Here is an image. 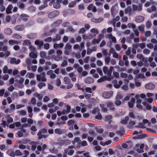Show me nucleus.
Returning a JSON list of instances; mask_svg holds the SVG:
<instances>
[{"label": "nucleus", "mask_w": 157, "mask_h": 157, "mask_svg": "<svg viewBox=\"0 0 157 157\" xmlns=\"http://www.w3.org/2000/svg\"><path fill=\"white\" fill-rule=\"evenodd\" d=\"M52 39L51 37H47L44 39V41L45 42H50L52 40Z\"/></svg>", "instance_id": "obj_58"}, {"label": "nucleus", "mask_w": 157, "mask_h": 157, "mask_svg": "<svg viewBox=\"0 0 157 157\" xmlns=\"http://www.w3.org/2000/svg\"><path fill=\"white\" fill-rule=\"evenodd\" d=\"M40 56L41 58H44L46 57V55L45 52L43 51L40 52Z\"/></svg>", "instance_id": "obj_40"}, {"label": "nucleus", "mask_w": 157, "mask_h": 157, "mask_svg": "<svg viewBox=\"0 0 157 157\" xmlns=\"http://www.w3.org/2000/svg\"><path fill=\"white\" fill-rule=\"evenodd\" d=\"M127 27L129 28H133V30L136 28V25L133 24L131 23H129L128 24Z\"/></svg>", "instance_id": "obj_35"}, {"label": "nucleus", "mask_w": 157, "mask_h": 157, "mask_svg": "<svg viewBox=\"0 0 157 157\" xmlns=\"http://www.w3.org/2000/svg\"><path fill=\"white\" fill-rule=\"evenodd\" d=\"M129 117L128 116L125 117V118L121 121V123L123 124H126L127 121L129 120Z\"/></svg>", "instance_id": "obj_30"}, {"label": "nucleus", "mask_w": 157, "mask_h": 157, "mask_svg": "<svg viewBox=\"0 0 157 157\" xmlns=\"http://www.w3.org/2000/svg\"><path fill=\"white\" fill-rule=\"evenodd\" d=\"M74 147L73 146H70L67 148H66L64 150L65 153H67L69 155H72L74 152V151L73 149Z\"/></svg>", "instance_id": "obj_5"}, {"label": "nucleus", "mask_w": 157, "mask_h": 157, "mask_svg": "<svg viewBox=\"0 0 157 157\" xmlns=\"http://www.w3.org/2000/svg\"><path fill=\"white\" fill-rule=\"evenodd\" d=\"M99 37L97 39H94L92 41V43L93 44H95L96 43L98 44L99 43L100 41L101 40V37H102L103 36L102 34H100L99 35Z\"/></svg>", "instance_id": "obj_17"}, {"label": "nucleus", "mask_w": 157, "mask_h": 157, "mask_svg": "<svg viewBox=\"0 0 157 157\" xmlns=\"http://www.w3.org/2000/svg\"><path fill=\"white\" fill-rule=\"evenodd\" d=\"M32 61H31L30 58H27L26 59V61H25V63H26L27 65H30L31 64Z\"/></svg>", "instance_id": "obj_53"}, {"label": "nucleus", "mask_w": 157, "mask_h": 157, "mask_svg": "<svg viewBox=\"0 0 157 157\" xmlns=\"http://www.w3.org/2000/svg\"><path fill=\"white\" fill-rule=\"evenodd\" d=\"M24 25H20L16 26L15 27L16 30L18 31H22L24 29Z\"/></svg>", "instance_id": "obj_27"}, {"label": "nucleus", "mask_w": 157, "mask_h": 157, "mask_svg": "<svg viewBox=\"0 0 157 157\" xmlns=\"http://www.w3.org/2000/svg\"><path fill=\"white\" fill-rule=\"evenodd\" d=\"M28 17L26 14H21V15L20 17L17 20L18 22L20 20H22L24 21H26L28 20Z\"/></svg>", "instance_id": "obj_12"}, {"label": "nucleus", "mask_w": 157, "mask_h": 157, "mask_svg": "<svg viewBox=\"0 0 157 157\" xmlns=\"http://www.w3.org/2000/svg\"><path fill=\"white\" fill-rule=\"evenodd\" d=\"M53 6L54 8H56V9H58L60 7V5L59 3L56 2L54 3L53 4Z\"/></svg>", "instance_id": "obj_37"}, {"label": "nucleus", "mask_w": 157, "mask_h": 157, "mask_svg": "<svg viewBox=\"0 0 157 157\" xmlns=\"http://www.w3.org/2000/svg\"><path fill=\"white\" fill-rule=\"evenodd\" d=\"M66 106L67 107L66 109V110L64 109L62 111L63 114H65L67 113H68L70 111V106L68 105H66Z\"/></svg>", "instance_id": "obj_20"}, {"label": "nucleus", "mask_w": 157, "mask_h": 157, "mask_svg": "<svg viewBox=\"0 0 157 157\" xmlns=\"http://www.w3.org/2000/svg\"><path fill=\"white\" fill-rule=\"evenodd\" d=\"M114 103L117 106H120L121 104V102L119 100L116 99L114 101Z\"/></svg>", "instance_id": "obj_41"}, {"label": "nucleus", "mask_w": 157, "mask_h": 157, "mask_svg": "<svg viewBox=\"0 0 157 157\" xmlns=\"http://www.w3.org/2000/svg\"><path fill=\"white\" fill-rule=\"evenodd\" d=\"M113 118L112 116L111 115H109L106 116L105 117V121L109 124H110L111 121V119Z\"/></svg>", "instance_id": "obj_24"}, {"label": "nucleus", "mask_w": 157, "mask_h": 157, "mask_svg": "<svg viewBox=\"0 0 157 157\" xmlns=\"http://www.w3.org/2000/svg\"><path fill=\"white\" fill-rule=\"evenodd\" d=\"M103 71L105 74L107 75L108 76H105L104 78H101L98 80V82H102L104 81V79L109 81L112 78V77L110 76L112 72V69H103Z\"/></svg>", "instance_id": "obj_1"}, {"label": "nucleus", "mask_w": 157, "mask_h": 157, "mask_svg": "<svg viewBox=\"0 0 157 157\" xmlns=\"http://www.w3.org/2000/svg\"><path fill=\"white\" fill-rule=\"evenodd\" d=\"M29 78H33L35 76V74L33 73H28L26 75Z\"/></svg>", "instance_id": "obj_52"}, {"label": "nucleus", "mask_w": 157, "mask_h": 157, "mask_svg": "<svg viewBox=\"0 0 157 157\" xmlns=\"http://www.w3.org/2000/svg\"><path fill=\"white\" fill-rule=\"evenodd\" d=\"M57 55L56 56L53 55L52 56V58L54 59L56 61H58L62 59V54L63 52L60 50H57L56 51Z\"/></svg>", "instance_id": "obj_2"}, {"label": "nucleus", "mask_w": 157, "mask_h": 157, "mask_svg": "<svg viewBox=\"0 0 157 157\" xmlns=\"http://www.w3.org/2000/svg\"><path fill=\"white\" fill-rule=\"evenodd\" d=\"M45 73L44 72H43L41 74L42 75V77L41 78V80L43 82H46L47 81L46 78L44 76V75H45Z\"/></svg>", "instance_id": "obj_44"}, {"label": "nucleus", "mask_w": 157, "mask_h": 157, "mask_svg": "<svg viewBox=\"0 0 157 157\" xmlns=\"http://www.w3.org/2000/svg\"><path fill=\"white\" fill-rule=\"evenodd\" d=\"M84 6L82 4H81L78 6V9L80 10H84Z\"/></svg>", "instance_id": "obj_55"}, {"label": "nucleus", "mask_w": 157, "mask_h": 157, "mask_svg": "<svg viewBox=\"0 0 157 157\" xmlns=\"http://www.w3.org/2000/svg\"><path fill=\"white\" fill-rule=\"evenodd\" d=\"M96 119L101 120L102 118V116L100 113H98V114L95 117Z\"/></svg>", "instance_id": "obj_62"}, {"label": "nucleus", "mask_w": 157, "mask_h": 157, "mask_svg": "<svg viewBox=\"0 0 157 157\" xmlns=\"http://www.w3.org/2000/svg\"><path fill=\"white\" fill-rule=\"evenodd\" d=\"M23 132H25V130L23 129L22 131H19L18 132V135L19 136L22 137L23 136Z\"/></svg>", "instance_id": "obj_54"}, {"label": "nucleus", "mask_w": 157, "mask_h": 157, "mask_svg": "<svg viewBox=\"0 0 157 157\" xmlns=\"http://www.w3.org/2000/svg\"><path fill=\"white\" fill-rule=\"evenodd\" d=\"M103 19V17H99L98 19L95 18H92L90 20L92 22H94L95 23H99L101 22Z\"/></svg>", "instance_id": "obj_13"}, {"label": "nucleus", "mask_w": 157, "mask_h": 157, "mask_svg": "<svg viewBox=\"0 0 157 157\" xmlns=\"http://www.w3.org/2000/svg\"><path fill=\"white\" fill-rule=\"evenodd\" d=\"M144 100L147 101L149 103H151L153 101V99L152 98H146Z\"/></svg>", "instance_id": "obj_59"}, {"label": "nucleus", "mask_w": 157, "mask_h": 157, "mask_svg": "<svg viewBox=\"0 0 157 157\" xmlns=\"http://www.w3.org/2000/svg\"><path fill=\"white\" fill-rule=\"evenodd\" d=\"M67 29L68 31H69L72 33H74L75 31V30L73 29L71 26H68Z\"/></svg>", "instance_id": "obj_51"}, {"label": "nucleus", "mask_w": 157, "mask_h": 157, "mask_svg": "<svg viewBox=\"0 0 157 157\" xmlns=\"http://www.w3.org/2000/svg\"><path fill=\"white\" fill-rule=\"evenodd\" d=\"M62 22V20L61 19H59L54 21L52 24V27L57 26L59 25Z\"/></svg>", "instance_id": "obj_16"}, {"label": "nucleus", "mask_w": 157, "mask_h": 157, "mask_svg": "<svg viewBox=\"0 0 157 157\" xmlns=\"http://www.w3.org/2000/svg\"><path fill=\"white\" fill-rule=\"evenodd\" d=\"M123 97L120 92H118L116 97V99H120L122 98Z\"/></svg>", "instance_id": "obj_47"}, {"label": "nucleus", "mask_w": 157, "mask_h": 157, "mask_svg": "<svg viewBox=\"0 0 157 157\" xmlns=\"http://www.w3.org/2000/svg\"><path fill=\"white\" fill-rule=\"evenodd\" d=\"M57 31V29L56 28H53L50 30L47 33L48 36H49L52 35L53 33H56Z\"/></svg>", "instance_id": "obj_19"}, {"label": "nucleus", "mask_w": 157, "mask_h": 157, "mask_svg": "<svg viewBox=\"0 0 157 157\" xmlns=\"http://www.w3.org/2000/svg\"><path fill=\"white\" fill-rule=\"evenodd\" d=\"M17 5L21 9H23L25 7V5L24 3L21 2H17Z\"/></svg>", "instance_id": "obj_36"}, {"label": "nucleus", "mask_w": 157, "mask_h": 157, "mask_svg": "<svg viewBox=\"0 0 157 157\" xmlns=\"http://www.w3.org/2000/svg\"><path fill=\"white\" fill-rule=\"evenodd\" d=\"M31 103L33 105H35L36 103V99L35 98L33 97L31 100Z\"/></svg>", "instance_id": "obj_57"}, {"label": "nucleus", "mask_w": 157, "mask_h": 157, "mask_svg": "<svg viewBox=\"0 0 157 157\" xmlns=\"http://www.w3.org/2000/svg\"><path fill=\"white\" fill-rule=\"evenodd\" d=\"M107 107L109 109L112 111L115 110V108L113 103L109 102L107 103Z\"/></svg>", "instance_id": "obj_14"}, {"label": "nucleus", "mask_w": 157, "mask_h": 157, "mask_svg": "<svg viewBox=\"0 0 157 157\" xmlns=\"http://www.w3.org/2000/svg\"><path fill=\"white\" fill-rule=\"evenodd\" d=\"M21 62L20 59H18L17 60L15 58H11L10 59V63L11 64H19Z\"/></svg>", "instance_id": "obj_10"}, {"label": "nucleus", "mask_w": 157, "mask_h": 157, "mask_svg": "<svg viewBox=\"0 0 157 157\" xmlns=\"http://www.w3.org/2000/svg\"><path fill=\"white\" fill-rule=\"evenodd\" d=\"M135 101V99L132 98L130 101L128 102V106L130 108H132Z\"/></svg>", "instance_id": "obj_21"}, {"label": "nucleus", "mask_w": 157, "mask_h": 157, "mask_svg": "<svg viewBox=\"0 0 157 157\" xmlns=\"http://www.w3.org/2000/svg\"><path fill=\"white\" fill-rule=\"evenodd\" d=\"M9 43L10 45H12L19 44L20 43V42L13 40H10L9 41Z\"/></svg>", "instance_id": "obj_18"}, {"label": "nucleus", "mask_w": 157, "mask_h": 157, "mask_svg": "<svg viewBox=\"0 0 157 157\" xmlns=\"http://www.w3.org/2000/svg\"><path fill=\"white\" fill-rule=\"evenodd\" d=\"M29 48L31 51L30 52H36V48L32 46V45L29 46Z\"/></svg>", "instance_id": "obj_33"}, {"label": "nucleus", "mask_w": 157, "mask_h": 157, "mask_svg": "<svg viewBox=\"0 0 157 157\" xmlns=\"http://www.w3.org/2000/svg\"><path fill=\"white\" fill-rule=\"evenodd\" d=\"M64 80L66 84H68L70 82V79L67 77H65L64 78Z\"/></svg>", "instance_id": "obj_50"}, {"label": "nucleus", "mask_w": 157, "mask_h": 157, "mask_svg": "<svg viewBox=\"0 0 157 157\" xmlns=\"http://www.w3.org/2000/svg\"><path fill=\"white\" fill-rule=\"evenodd\" d=\"M145 87L148 89L151 90L154 88V86L153 84L149 83L146 84L145 85Z\"/></svg>", "instance_id": "obj_25"}, {"label": "nucleus", "mask_w": 157, "mask_h": 157, "mask_svg": "<svg viewBox=\"0 0 157 157\" xmlns=\"http://www.w3.org/2000/svg\"><path fill=\"white\" fill-rule=\"evenodd\" d=\"M29 56L31 58L36 59L37 58V54L36 52H30Z\"/></svg>", "instance_id": "obj_22"}, {"label": "nucleus", "mask_w": 157, "mask_h": 157, "mask_svg": "<svg viewBox=\"0 0 157 157\" xmlns=\"http://www.w3.org/2000/svg\"><path fill=\"white\" fill-rule=\"evenodd\" d=\"M32 146L31 149L33 150H35L36 149V142H33L32 143Z\"/></svg>", "instance_id": "obj_43"}, {"label": "nucleus", "mask_w": 157, "mask_h": 157, "mask_svg": "<svg viewBox=\"0 0 157 157\" xmlns=\"http://www.w3.org/2000/svg\"><path fill=\"white\" fill-rule=\"evenodd\" d=\"M140 95H136L135 98L136 100V102L137 103H141L142 101V100L140 98Z\"/></svg>", "instance_id": "obj_32"}, {"label": "nucleus", "mask_w": 157, "mask_h": 157, "mask_svg": "<svg viewBox=\"0 0 157 157\" xmlns=\"http://www.w3.org/2000/svg\"><path fill=\"white\" fill-rule=\"evenodd\" d=\"M116 133L120 136H122L124 134V131L123 130H118L117 131Z\"/></svg>", "instance_id": "obj_45"}, {"label": "nucleus", "mask_w": 157, "mask_h": 157, "mask_svg": "<svg viewBox=\"0 0 157 157\" xmlns=\"http://www.w3.org/2000/svg\"><path fill=\"white\" fill-rule=\"evenodd\" d=\"M90 32L93 33H95L96 34L98 33V30L94 28H93L90 30Z\"/></svg>", "instance_id": "obj_56"}, {"label": "nucleus", "mask_w": 157, "mask_h": 157, "mask_svg": "<svg viewBox=\"0 0 157 157\" xmlns=\"http://www.w3.org/2000/svg\"><path fill=\"white\" fill-rule=\"evenodd\" d=\"M59 11L56 10L50 12L48 15V17L49 18H52L57 16L59 14Z\"/></svg>", "instance_id": "obj_7"}, {"label": "nucleus", "mask_w": 157, "mask_h": 157, "mask_svg": "<svg viewBox=\"0 0 157 157\" xmlns=\"http://www.w3.org/2000/svg\"><path fill=\"white\" fill-rule=\"evenodd\" d=\"M15 125L16 127L19 129H23L24 127H29L30 125L27 124H21V123L19 122H17L15 123Z\"/></svg>", "instance_id": "obj_8"}, {"label": "nucleus", "mask_w": 157, "mask_h": 157, "mask_svg": "<svg viewBox=\"0 0 157 157\" xmlns=\"http://www.w3.org/2000/svg\"><path fill=\"white\" fill-rule=\"evenodd\" d=\"M34 96L37 97L39 100H41L43 98L42 95L37 92L35 93L34 94Z\"/></svg>", "instance_id": "obj_28"}, {"label": "nucleus", "mask_w": 157, "mask_h": 157, "mask_svg": "<svg viewBox=\"0 0 157 157\" xmlns=\"http://www.w3.org/2000/svg\"><path fill=\"white\" fill-rule=\"evenodd\" d=\"M23 44L24 45H26L27 46L31 45V42L29 40H25L23 41Z\"/></svg>", "instance_id": "obj_31"}, {"label": "nucleus", "mask_w": 157, "mask_h": 157, "mask_svg": "<svg viewBox=\"0 0 157 157\" xmlns=\"http://www.w3.org/2000/svg\"><path fill=\"white\" fill-rule=\"evenodd\" d=\"M71 143V141L70 140L67 139H65L59 141V144L60 145H67L70 144Z\"/></svg>", "instance_id": "obj_9"}, {"label": "nucleus", "mask_w": 157, "mask_h": 157, "mask_svg": "<svg viewBox=\"0 0 157 157\" xmlns=\"http://www.w3.org/2000/svg\"><path fill=\"white\" fill-rule=\"evenodd\" d=\"M113 92L112 91H105L103 93L102 96L105 98L109 99L113 95Z\"/></svg>", "instance_id": "obj_6"}, {"label": "nucleus", "mask_w": 157, "mask_h": 157, "mask_svg": "<svg viewBox=\"0 0 157 157\" xmlns=\"http://www.w3.org/2000/svg\"><path fill=\"white\" fill-rule=\"evenodd\" d=\"M144 27L145 26L144 24L138 26V29L140 32L143 33L144 31Z\"/></svg>", "instance_id": "obj_29"}, {"label": "nucleus", "mask_w": 157, "mask_h": 157, "mask_svg": "<svg viewBox=\"0 0 157 157\" xmlns=\"http://www.w3.org/2000/svg\"><path fill=\"white\" fill-rule=\"evenodd\" d=\"M34 44L38 46L39 48H40L44 45L43 42L39 40H36L34 42Z\"/></svg>", "instance_id": "obj_11"}, {"label": "nucleus", "mask_w": 157, "mask_h": 157, "mask_svg": "<svg viewBox=\"0 0 157 157\" xmlns=\"http://www.w3.org/2000/svg\"><path fill=\"white\" fill-rule=\"evenodd\" d=\"M13 119L11 117H8L7 118V122L8 123H12L13 122Z\"/></svg>", "instance_id": "obj_64"}, {"label": "nucleus", "mask_w": 157, "mask_h": 157, "mask_svg": "<svg viewBox=\"0 0 157 157\" xmlns=\"http://www.w3.org/2000/svg\"><path fill=\"white\" fill-rule=\"evenodd\" d=\"M129 116L131 118L134 119L135 118V115L134 113L133 112H130L129 114Z\"/></svg>", "instance_id": "obj_63"}, {"label": "nucleus", "mask_w": 157, "mask_h": 157, "mask_svg": "<svg viewBox=\"0 0 157 157\" xmlns=\"http://www.w3.org/2000/svg\"><path fill=\"white\" fill-rule=\"evenodd\" d=\"M45 84L44 82H40L38 85L37 86L40 89H42L43 87L45 86Z\"/></svg>", "instance_id": "obj_42"}, {"label": "nucleus", "mask_w": 157, "mask_h": 157, "mask_svg": "<svg viewBox=\"0 0 157 157\" xmlns=\"http://www.w3.org/2000/svg\"><path fill=\"white\" fill-rule=\"evenodd\" d=\"M76 5V2L74 1H72L68 5V7H74Z\"/></svg>", "instance_id": "obj_46"}, {"label": "nucleus", "mask_w": 157, "mask_h": 157, "mask_svg": "<svg viewBox=\"0 0 157 157\" xmlns=\"http://www.w3.org/2000/svg\"><path fill=\"white\" fill-rule=\"evenodd\" d=\"M47 132V130L46 129H43L39 131L37 133V135L38 136V138L40 139L44 138H45L47 136V135H44V134Z\"/></svg>", "instance_id": "obj_4"}, {"label": "nucleus", "mask_w": 157, "mask_h": 157, "mask_svg": "<svg viewBox=\"0 0 157 157\" xmlns=\"http://www.w3.org/2000/svg\"><path fill=\"white\" fill-rule=\"evenodd\" d=\"M4 33L8 35H10L12 32V30L9 28H7L4 30Z\"/></svg>", "instance_id": "obj_26"}, {"label": "nucleus", "mask_w": 157, "mask_h": 157, "mask_svg": "<svg viewBox=\"0 0 157 157\" xmlns=\"http://www.w3.org/2000/svg\"><path fill=\"white\" fill-rule=\"evenodd\" d=\"M72 46L69 43H67L66 44L64 48V53L66 55H69Z\"/></svg>", "instance_id": "obj_3"}, {"label": "nucleus", "mask_w": 157, "mask_h": 157, "mask_svg": "<svg viewBox=\"0 0 157 157\" xmlns=\"http://www.w3.org/2000/svg\"><path fill=\"white\" fill-rule=\"evenodd\" d=\"M135 124V122L133 121H130L128 123V127L129 128H132L133 127V126Z\"/></svg>", "instance_id": "obj_38"}, {"label": "nucleus", "mask_w": 157, "mask_h": 157, "mask_svg": "<svg viewBox=\"0 0 157 157\" xmlns=\"http://www.w3.org/2000/svg\"><path fill=\"white\" fill-rule=\"evenodd\" d=\"M132 10V8L130 6H128L125 9V13L126 14H127L128 13H130Z\"/></svg>", "instance_id": "obj_39"}, {"label": "nucleus", "mask_w": 157, "mask_h": 157, "mask_svg": "<svg viewBox=\"0 0 157 157\" xmlns=\"http://www.w3.org/2000/svg\"><path fill=\"white\" fill-rule=\"evenodd\" d=\"M110 59L109 57L106 56L105 58V63L106 64H108L110 62Z\"/></svg>", "instance_id": "obj_48"}, {"label": "nucleus", "mask_w": 157, "mask_h": 157, "mask_svg": "<svg viewBox=\"0 0 157 157\" xmlns=\"http://www.w3.org/2000/svg\"><path fill=\"white\" fill-rule=\"evenodd\" d=\"M50 100V98L47 96H45L43 98V101L44 102H46Z\"/></svg>", "instance_id": "obj_61"}, {"label": "nucleus", "mask_w": 157, "mask_h": 157, "mask_svg": "<svg viewBox=\"0 0 157 157\" xmlns=\"http://www.w3.org/2000/svg\"><path fill=\"white\" fill-rule=\"evenodd\" d=\"M144 20V17L142 16H137L136 17L135 21L137 22H141Z\"/></svg>", "instance_id": "obj_15"}, {"label": "nucleus", "mask_w": 157, "mask_h": 157, "mask_svg": "<svg viewBox=\"0 0 157 157\" xmlns=\"http://www.w3.org/2000/svg\"><path fill=\"white\" fill-rule=\"evenodd\" d=\"M13 6L12 5L10 4L8 6V7L6 9V12L7 13L9 14L12 13L11 10H12Z\"/></svg>", "instance_id": "obj_23"}, {"label": "nucleus", "mask_w": 157, "mask_h": 157, "mask_svg": "<svg viewBox=\"0 0 157 157\" xmlns=\"http://www.w3.org/2000/svg\"><path fill=\"white\" fill-rule=\"evenodd\" d=\"M54 132L55 133L60 135L63 133L62 130L59 128H56L54 130Z\"/></svg>", "instance_id": "obj_34"}, {"label": "nucleus", "mask_w": 157, "mask_h": 157, "mask_svg": "<svg viewBox=\"0 0 157 157\" xmlns=\"http://www.w3.org/2000/svg\"><path fill=\"white\" fill-rule=\"evenodd\" d=\"M13 37L15 38L20 39L21 38V36L17 34L14 33L13 35Z\"/></svg>", "instance_id": "obj_49"}, {"label": "nucleus", "mask_w": 157, "mask_h": 157, "mask_svg": "<svg viewBox=\"0 0 157 157\" xmlns=\"http://www.w3.org/2000/svg\"><path fill=\"white\" fill-rule=\"evenodd\" d=\"M44 45V48L46 50L48 49L49 48L50 45L48 43H46Z\"/></svg>", "instance_id": "obj_60"}]
</instances>
